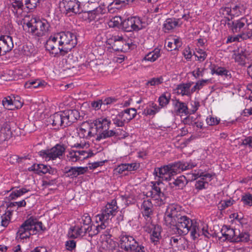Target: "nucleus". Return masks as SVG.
Instances as JSON below:
<instances>
[{
	"label": "nucleus",
	"mask_w": 252,
	"mask_h": 252,
	"mask_svg": "<svg viewBox=\"0 0 252 252\" xmlns=\"http://www.w3.org/2000/svg\"><path fill=\"white\" fill-rule=\"evenodd\" d=\"M164 219L165 224L175 227L176 233L180 235L187 234L193 221L188 217L182 215L179 207L174 204L167 207Z\"/></svg>",
	"instance_id": "obj_1"
},
{
	"label": "nucleus",
	"mask_w": 252,
	"mask_h": 252,
	"mask_svg": "<svg viewBox=\"0 0 252 252\" xmlns=\"http://www.w3.org/2000/svg\"><path fill=\"white\" fill-rule=\"evenodd\" d=\"M196 166V164L192 162L178 161L160 168H156L154 173L162 180L168 181L170 180L172 176Z\"/></svg>",
	"instance_id": "obj_2"
},
{
	"label": "nucleus",
	"mask_w": 252,
	"mask_h": 252,
	"mask_svg": "<svg viewBox=\"0 0 252 252\" xmlns=\"http://www.w3.org/2000/svg\"><path fill=\"white\" fill-rule=\"evenodd\" d=\"M79 116L76 110H66L54 113L49 118L55 129L65 127L74 123Z\"/></svg>",
	"instance_id": "obj_3"
},
{
	"label": "nucleus",
	"mask_w": 252,
	"mask_h": 252,
	"mask_svg": "<svg viewBox=\"0 0 252 252\" xmlns=\"http://www.w3.org/2000/svg\"><path fill=\"white\" fill-rule=\"evenodd\" d=\"M45 229V227H43L41 221H38L36 219L31 217L20 226L17 232L16 238L21 239H27L31 235L35 234L40 231H44Z\"/></svg>",
	"instance_id": "obj_4"
},
{
	"label": "nucleus",
	"mask_w": 252,
	"mask_h": 252,
	"mask_svg": "<svg viewBox=\"0 0 252 252\" xmlns=\"http://www.w3.org/2000/svg\"><path fill=\"white\" fill-rule=\"evenodd\" d=\"M80 224L77 225L85 234L88 233L92 237L97 235L101 230L104 229L105 226L103 223L98 224L97 225L92 224V220L88 214H84L80 220Z\"/></svg>",
	"instance_id": "obj_5"
},
{
	"label": "nucleus",
	"mask_w": 252,
	"mask_h": 252,
	"mask_svg": "<svg viewBox=\"0 0 252 252\" xmlns=\"http://www.w3.org/2000/svg\"><path fill=\"white\" fill-rule=\"evenodd\" d=\"M28 32L40 37L45 35L48 31L49 24L45 19L40 20L32 18L26 24Z\"/></svg>",
	"instance_id": "obj_6"
},
{
	"label": "nucleus",
	"mask_w": 252,
	"mask_h": 252,
	"mask_svg": "<svg viewBox=\"0 0 252 252\" xmlns=\"http://www.w3.org/2000/svg\"><path fill=\"white\" fill-rule=\"evenodd\" d=\"M58 39V43L62 45L64 52L63 55H65L70 51L77 44V37L76 35L69 31L63 32L56 34Z\"/></svg>",
	"instance_id": "obj_7"
},
{
	"label": "nucleus",
	"mask_w": 252,
	"mask_h": 252,
	"mask_svg": "<svg viewBox=\"0 0 252 252\" xmlns=\"http://www.w3.org/2000/svg\"><path fill=\"white\" fill-rule=\"evenodd\" d=\"M118 207L117 205L116 200H112L110 203H107L104 210H103L101 214H98L95 216V221L97 223L100 222L103 223L105 228L108 224V220L110 217H113L115 216L118 212Z\"/></svg>",
	"instance_id": "obj_8"
},
{
	"label": "nucleus",
	"mask_w": 252,
	"mask_h": 252,
	"mask_svg": "<svg viewBox=\"0 0 252 252\" xmlns=\"http://www.w3.org/2000/svg\"><path fill=\"white\" fill-rule=\"evenodd\" d=\"M66 147L63 145L57 144L50 150L39 152V155L46 160H54L60 158L65 152Z\"/></svg>",
	"instance_id": "obj_9"
},
{
	"label": "nucleus",
	"mask_w": 252,
	"mask_h": 252,
	"mask_svg": "<svg viewBox=\"0 0 252 252\" xmlns=\"http://www.w3.org/2000/svg\"><path fill=\"white\" fill-rule=\"evenodd\" d=\"M78 136L81 138L87 139L96 135L95 125L93 122H84L77 129Z\"/></svg>",
	"instance_id": "obj_10"
},
{
	"label": "nucleus",
	"mask_w": 252,
	"mask_h": 252,
	"mask_svg": "<svg viewBox=\"0 0 252 252\" xmlns=\"http://www.w3.org/2000/svg\"><path fill=\"white\" fill-rule=\"evenodd\" d=\"M122 29L126 32L138 31L143 28L142 22L139 17H131L121 22Z\"/></svg>",
	"instance_id": "obj_11"
},
{
	"label": "nucleus",
	"mask_w": 252,
	"mask_h": 252,
	"mask_svg": "<svg viewBox=\"0 0 252 252\" xmlns=\"http://www.w3.org/2000/svg\"><path fill=\"white\" fill-rule=\"evenodd\" d=\"M60 7L66 14H79L83 12L80 7V2L77 0H63L60 3Z\"/></svg>",
	"instance_id": "obj_12"
},
{
	"label": "nucleus",
	"mask_w": 252,
	"mask_h": 252,
	"mask_svg": "<svg viewBox=\"0 0 252 252\" xmlns=\"http://www.w3.org/2000/svg\"><path fill=\"white\" fill-rule=\"evenodd\" d=\"M84 17L89 22H93V25L98 27V25L104 22L102 14L101 13V8H96L95 10L85 12Z\"/></svg>",
	"instance_id": "obj_13"
},
{
	"label": "nucleus",
	"mask_w": 252,
	"mask_h": 252,
	"mask_svg": "<svg viewBox=\"0 0 252 252\" xmlns=\"http://www.w3.org/2000/svg\"><path fill=\"white\" fill-rule=\"evenodd\" d=\"M46 49L49 51L50 54L54 55L55 56L59 53L63 55V52H64L62 45H60L58 43V39L57 38V35H56L54 37L51 36L46 41L45 45Z\"/></svg>",
	"instance_id": "obj_14"
},
{
	"label": "nucleus",
	"mask_w": 252,
	"mask_h": 252,
	"mask_svg": "<svg viewBox=\"0 0 252 252\" xmlns=\"http://www.w3.org/2000/svg\"><path fill=\"white\" fill-rule=\"evenodd\" d=\"M246 9V6L244 4H238L230 7H225L222 10L223 15L230 16L231 19H232L235 17L245 15Z\"/></svg>",
	"instance_id": "obj_15"
},
{
	"label": "nucleus",
	"mask_w": 252,
	"mask_h": 252,
	"mask_svg": "<svg viewBox=\"0 0 252 252\" xmlns=\"http://www.w3.org/2000/svg\"><path fill=\"white\" fill-rule=\"evenodd\" d=\"M120 247L127 252H131L136 244V240L132 236L122 234L120 236Z\"/></svg>",
	"instance_id": "obj_16"
},
{
	"label": "nucleus",
	"mask_w": 252,
	"mask_h": 252,
	"mask_svg": "<svg viewBox=\"0 0 252 252\" xmlns=\"http://www.w3.org/2000/svg\"><path fill=\"white\" fill-rule=\"evenodd\" d=\"M13 48L12 38L8 35L0 36V56L5 55Z\"/></svg>",
	"instance_id": "obj_17"
},
{
	"label": "nucleus",
	"mask_w": 252,
	"mask_h": 252,
	"mask_svg": "<svg viewBox=\"0 0 252 252\" xmlns=\"http://www.w3.org/2000/svg\"><path fill=\"white\" fill-rule=\"evenodd\" d=\"M227 26L233 33L240 32L242 30L245 29L246 24L247 23V20L245 18H242L234 21H232L230 19L227 18Z\"/></svg>",
	"instance_id": "obj_18"
},
{
	"label": "nucleus",
	"mask_w": 252,
	"mask_h": 252,
	"mask_svg": "<svg viewBox=\"0 0 252 252\" xmlns=\"http://www.w3.org/2000/svg\"><path fill=\"white\" fill-rule=\"evenodd\" d=\"M153 184L152 189L151 190L148 191L146 192V195L148 197H151L155 198V200L160 199L163 201V198H164V193L161 191L160 188L159 187L162 184L161 182L157 181L155 182H152Z\"/></svg>",
	"instance_id": "obj_19"
},
{
	"label": "nucleus",
	"mask_w": 252,
	"mask_h": 252,
	"mask_svg": "<svg viewBox=\"0 0 252 252\" xmlns=\"http://www.w3.org/2000/svg\"><path fill=\"white\" fill-rule=\"evenodd\" d=\"M88 170V167H65L64 169V175L66 177L73 178L78 175L86 173Z\"/></svg>",
	"instance_id": "obj_20"
},
{
	"label": "nucleus",
	"mask_w": 252,
	"mask_h": 252,
	"mask_svg": "<svg viewBox=\"0 0 252 252\" xmlns=\"http://www.w3.org/2000/svg\"><path fill=\"white\" fill-rule=\"evenodd\" d=\"M119 135L125 137L127 136V133L125 131H120L119 129H118L116 131L113 130H108V129H105L101 132L98 133L96 138V140L100 141L102 139H105L112 136L116 137Z\"/></svg>",
	"instance_id": "obj_21"
},
{
	"label": "nucleus",
	"mask_w": 252,
	"mask_h": 252,
	"mask_svg": "<svg viewBox=\"0 0 252 252\" xmlns=\"http://www.w3.org/2000/svg\"><path fill=\"white\" fill-rule=\"evenodd\" d=\"M94 125H95V129L96 130V135L97 133H99L104 130L108 129L110 125L111 124L110 120L106 118H100L94 121Z\"/></svg>",
	"instance_id": "obj_22"
},
{
	"label": "nucleus",
	"mask_w": 252,
	"mask_h": 252,
	"mask_svg": "<svg viewBox=\"0 0 252 252\" xmlns=\"http://www.w3.org/2000/svg\"><path fill=\"white\" fill-rule=\"evenodd\" d=\"M12 135L11 126L8 123L0 124V142L8 140L12 137Z\"/></svg>",
	"instance_id": "obj_23"
},
{
	"label": "nucleus",
	"mask_w": 252,
	"mask_h": 252,
	"mask_svg": "<svg viewBox=\"0 0 252 252\" xmlns=\"http://www.w3.org/2000/svg\"><path fill=\"white\" fill-rule=\"evenodd\" d=\"M173 105L174 108V112L177 115L189 114V109L186 103L181 102L179 100H173Z\"/></svg>",
	"instance_id": "obj_24"
},
{
	"label": "nucleus",
	"mask_w": 252,
	"mask_h": 252,
	"mask_svg": "<svg viewBox=\"0 0 252 252\" xmlns=\"http://www.w3.org/2000/svg\"><path fill=\"white\" fill-rule=\"evenodd\" d=\"M114 41L112 45V48L115 51H123L124 45H127L129 47L130 44L126 43L122 36L116 35L114 36L111 39ZM132 43H131V45Z\"/></svg>",
	"instance_id": "obj_25"
},
{
	"label": "nucleus",
	"mask_w": 252,
	"mask_h": 252,
	"mask_svg": "<svg viewBox=\"0 0 252 252\" xmlns=\"http://www.w3.org/2000/svg\"><path fill=\"white\" fill-rule=\"evenodd\" d=\"M237 231V229L231 228L227 225H224L221 230V232L226 239L234 242V240L238 233Z\"/></svg>",
	"instance_id": "obj_26"
},
{
	"label": "nucleus",
	"mask_w": 252,
	"mask_h": 252,
	"mask_svg": "<svg viewBox=\"0 0 252 252\" xmlns=\"http://www.w3.org/2000/svg\"><path fill=\"white\" fill-rule=\"evenodd\" d=\"M153 204L150 199L144 200L141 205L142 213L148 218L152 214Z\"/></svg>",
	"instance_id": "obj_27"
},
{
	"label": "nucleus",
	"mask_w": 252,
	"mask_h": 252,
	"mask_svg": "<svg viewBox=\"0 0 252 252\" xmlns=\"http://www.w3.org/2000/svg\"><path fill=\"white\" fill-rule=\"evenodd\" d=\"M179 22V19L174 18L167 19L163 24V29L165 32H166V31H169L175 28L178 25Z\"/></svg>",
	"instance_id": "obj_28"
},
{
	"label": "nucleus",
	"mask_w": 252,
	"mask_h": 252,
	"mask_svg": "<svg viewBox=\"0 0 252 252\" xmlns=\"http://www.w3.org/2000/svg\"><path fill=\"white\" fill-rule=\"evenodd\" d=\"M160 110V107L158 106L154 102H150L149 106L146 107L143 111V113L147 115H155Z\"/></svg>",
	"instance_id": "obj_29"
},
{
	"label": "nucleus",
	"mask_w": 252,
	"mask_h": 252,
	"mask_svg": "<svg viewBox=\"0 0 252 252\" xmlns=\"http://www.w3.org/2000/svg\"><path fill=\"white\" fill-rule=\"evenodd\" d=\"M85 234L83 231L76 225L71 227L68 230L67 236L69 238H76L80 236Z\"/></svg>",
	"instance_id": "obj_30"
},
{
	"label": "nucleus",
	"mask_w": 252,
	"mask_h": 252,
	"mask_svg": "<svg viewBox=\"0 0 252 252\" xmlns=\"http://www.w3.org/2000/svg\"><path fill=\"white\" fill-rule=\"evenodd\" d=\"M31 168L32 170L35 171L37 174H46L49 171V169L51 167L43 164H34Z\"/></svg>",
	"instance_id": "obj_31"
},
{
	"label": "nucleus",
	"mask_w": 252,
	"mask_h": 252,
	"mask_svg": "<svg viewBox=\"0 0 252 252\" xmlns=\"http://www.w3.org/2000/svg\"><path fill=\"white\" fill-rule=\"evenodd\" d=\"M191 85L192 83H189L178 85L177 87L178 93L182 95H190L189 88H190Z\"/></svg>",
	"instance_id": "obj_32"
},
{
	"label": "nucleus",
	"mask_w": 252,
	"mask_h": 252,
	"mask_svg": "<svg viewBox=\"0 0 252 252\" xmlns=\"http://www.w3.org/2000/svg\"><path fill=\"white\" fill-rule=\"evenodd\" d=\"M121 113H124V118L126 123H128L135 117L136 110L135 108H128L121 112Z\"/></svg>",
	"instance_id": "obj_33"
},
{
	"label": "nucleus",
	"mask_w": 252,
	"mask_h": 252,
	"mask_svg": "<svg viewBox=\"0 0 252 252\" xmlns=\"http://www.w3.org/2000/svg\"><path fill=\"white\" fill-rule=\"evenodd\" d=\"M195 171V172L192 174V177L194 178H192V180H196L198 177H201V180H206L205 182L207 184L208 181L211 180L212 175L209 173H204L201 171H198L197 173Z\"/></svg>",
	"instance_id": "obj_34"
},
{
	"label": "nucleus",
	"mask_w": 252,
	"mask_h": 252,
	"mask_svg": "<svg viewBox=\"0 0 252 252\" xmlns=\"http://www.w3.org/2000/svg\"><path fill=\"white\" fill-rule=\"evenodd\" d=\"M153 226V227L152 228L153 230L151 236V239L153 242L157 243L161 238V227L159 225Z\"/></svg>",
	"instance_id": "obj_35"
},
{
	"label": "nucleus",
	"mask_w": 252,
	"mask_h": 252,
	"mask_svg": "<svg viewBox=\"0 0 252 252\" xmlns=\"http://www.w3.org/2000/svg\"><path fill=\"white\" fill-rule=\"evenodd\" d=\"M247 55V54H246L244 51L241 50L234 53L233 58L235 60L236 62L240 64L244 65L245 63V59Z\"/></svg>",
	"instance_id": "obj_36"
},
{
	"label": "nucleus",
	"mask_w": 252,
	"mask_h": 252,
	"mask_svg": "<svg viewBox=\"0 0 252 252\" xmlns=\"http://www.w3.org/2000/svg\"><path fill=\"white\" fill-rule=\"evenodd\" d=\"M113 124L118 127H123L126 122L124 118V113L120 112L116 117L112 119Z\"/></svg>",
	"instance_id": "obj_37"
},
{
	"label": "nucleus",
	"mask_w": 252,
	"mask_h": 252,
	"mask_svg": "<svg viewBox=\"0 0 252 252\" xmlns=\"http://www.w3.org/2000/svg\"><path fill=\"white\" fill-rule=\"evenodd\" d=\"M236 238L234 240V242H247L250 240V235L248 232H242L240 233V231L238 230Z\"/></svg>",
	"instance_id": "obj_38"
},
{
	"label": "nucleus",
	"mask_w": 252,
	"mask_h": 252,
	"mask_svg": "<svg viewBox=\"0 0 252 252\" xmlns=\"http://www.w3.org/2000/svg\"><path fill=\"white\" fill-rule=\"evenodd\" d=\"M171 184L178 189H182L187 184V181L186 177L184 176H182L178 177Z\"/></svg>",
	"instance_id": "obj_39"
},
{
	"label": "nucleus",
	"mask_w": 252,
	"mask_h": 252,
	"mask_svg": "<svg viewBox=\"0 0 252 252\" xmlns=\"http://www.w3.org/2000/svg\"><path fill=\"white\" fill-rule=\"evenodd\" d=\"M190 235L193 240L198 238L199 236V228L198 223L196 221L192 222L191 226L189 228Z\"/></svg>",
	"instance_id": "obj_40"
},
{
	"label": "nucleus",
	"mask_w": 252,
	"mask_h": 252,
	"mask_svg": "<svg viewBox=\"0 0 252 252\" xmlns=\"http://www.w3.org/2000/svg\"><path fill=\"white\" fill-rule=\"evenodd\" d=\"M170 94L167 93H164L160 95L158 99L159 106L161 107H165L170 101Z\"/></svg>",
	"instance_id": "obj_41"
},
{
	"label": "nucleus",
	"mask_w": 252,
	"mask_h": 252,
	"mask_svg": "<svg viewBox=\"0 0 252 252\" xmlns=\"http://www.w3.org/2000/svg\"><path fill=\"white\" fill-rule=\"evenodd\" d=\"M107 248L111 252H121L119 249L118 244L112 239H109L106 241Z\"/></svg>",
	"instance_id": "obj_42"
},
{
	"label": "nucleus",
	"mask_w": 252,
	"mask_h": 252,
	"mask_svg": "<svg viewBox=\"0 0 252 252\" xmlns=\"http://www.w3.org/2000/svg\"><path fill=\"white\" fill-rule=\"evenodd\" d=\"M44 85V82H42L40 80L29 81L25 83V87L26 88H37L42 87Z\"/></svg>",
	"instance_id": "obj_43"
},
{
	"label": "nucleus",
	"mask_w": 252,
	"mask_h": 252,
	"mask_svg": "<svg viewBox=\"0 0 252 252\" xmlns=\"http://www.w3.org/2000/svg\"><path fill=\"white\" fill-rule=\"evenodd\" d=\"M160 56V52L158 49H155L154 51L149 53L145 57V60L154 62Z\"/></svg>",
	"instance_id": "obj_44"
},
{
	"label": "nucleus",
	"mask_w": 252,
	"mask_h": 252,
	"mask_svg": "<svg viewBox=\"0 0 252 252\" xmlns=\"http://www.w3.org/2000/svg\"><path fill=\"white\" fill-rule=\"evenodd\" d=\"M29 191V190L26 189V188H22L19 189L15 190L10 194L9 197L11 199H15L16 198L21 196Z\"/></svg>",
	"instance_id": "obj_45"
},
{
	"label": "nucleus",
	"mask_w": 252,
	"mask_h": 252,
	"mask_svg": "<svg viewBox=\"0 0 252 252\" xmlns=\"http://www.w3.org/2000/svg\"><path fill=\"white\" fill-rule=\"evenodd\" d=\"M212 74H217L219 75L228 76L229 71L223 67H215L211 69Z\"/></svg>",
	"instance_id": "obj_46"
},
{
	"label": "nucleus",
	"mask_w": 252,
	"mask_h": 252,
	"mask_svg": "<svg viewBox=\"0 0 252 252\" xmlns=\"http://www.w3.org/2000/svg\"><path fill=\"white\" fill-rule=\"evenodd\" d=\"M13 98L11 96H8L3 98L2 101V105L4 107L8 109H13Z\"/></svg>",
	"instance_id": "obj_47"
},
{
	"label": "nucleus",
	"mask_w": 252,
	"mask_h": 252,
	"mask_svg": "<svg viewBox=\"0 0 252 252\" xmlns=\"http://www.w3.org/2000/svg\"><path fill=\"white\" fill-rule=\"evenodd\" d=\"M78 151L71 150L69 152L68 155L69 160L72 162H76L77 160H80L81 157H79Z\"/></svg>",
	"instance_id": "obj_48"
},
{
	"label": "nucleus",
	"mask_w": 252,
	"mask_h": 252,
	"mask_svg": "<svg viewBox=\"0 0 252 252\" xmlns=\"http://www.w3.org/2000/svg\"><path fill=\"white\" fill-rule=\"evenodd\" d=\"M193 55L197 58L198 60L203 61L206 58L207 55L203 50L200 49H196V51L194 52Z\"/></svg>",
	"instance_id": "obj_49"
},
{
	"label": "nucleus",
	"mask_w": 252,
	"mask_h": 252,
	"mask_svg": "<svg viewBox=\"0 0 252 252\" xmlns=\"http://www.w3.org/2000/svg\"><path fill=\"white\" fill-rule=\"evenodd\" d=\"M11 216V213L10 211H8L3 214L1 217V225L6 227L9 224L10 216Z\"/></svg>",
	"instance_id": "obj_50"
},
{
	"label": "nucleus",
	"mask_w": 252,
	"mask_h": 252,
	"mask_svg": "<svg viewBox=\"0 0 252 252\" xmlns=\"http://www.w3.org/2000/svg\"><path fill=\"white\" fill-rule=\"evenodd\" d=\"M163 78L160 76L157 78H153L149 80L146 84V86L150 85L151 86H154L158 85L163 82Z\"/></svg>",
	"instance_id": "obj_51"
},
{
	"label": "nucleus",
	"mask_w": 252,
	"mask_h": 252,
	"mask_svg": "<svg viewBox=\"0 0 252 252\" xmlns=\"http://www.w3.org/2000/svg\"><path fill=\"white\" fill-rule=\"evenodd\" d=\"M241 201L245 205L252 206V194L249 193L245 194L242 196Z\"/></svg>",
	"instance_id": "obj_52"
},
{
	"label": "nucleus",
	"mask_w": 252,
	"mask_h": 252,
	"mask_svg": "<svg viewBox=\"0 0 252 252\" xmlns=\"http://www.w3.org/2000/svg\"><path fill=\"white\" fill-rule=\"evenodd\" d=\"M29 9L34 7L40 0H21Z\"/></svg>",
	"instance_id": "obj_53"
},
{
	"label": "nucleus",
	"mask_w": 252,
	"mask_h": 252,
	"mask_svg": "<svg viewBox=\"0 0 252 252\" xmlns=\"http://www.w3.org/2000/svg\"><path fill=\"white\" fill-rule=\"evenodd\" d=\"M11 2V5L15 10L19 9H22L23 7V1L21 0H10Z\"/></svg>",
	"instance_id": "obj_54"
},
{
	"label": "nucleus",
	"mask_w": 252,
	"mask_h": 252,
	"mask_svg": "<svg viewBox=\"0 0 252 252\" xmlns=\"http://www.w3.org/2000/svg\"><path fill=\"white\" fill-rule=\"evenodd\" d=\"M238 37L242 38L243 40H246L247 39H252V31L243 32L238 35Z\"/></svg>",
	"instance_id": "obj_55"
},
{
	"label": "nucleus",
	"mask_w": 252,
	"mask_h": 252,
	"mask_svg": "<svg viewBox=\"0 0 252 252\" xmlns=\"http://www.w3.org/2000/svg\"><path fill=\"white\" fill-rule=\"evenodd\" d=\"M12 98H13L12 102L13 108H15L17 109L21 108L23 106V103L21 102L20 99H19L18 97H16L15 96H13Z\"/></svg>",
	"instance_id": "obj_56"
},
{
	"label": "nucleus",
	"mask_w": 252,
	"mask_h": 252,
	"mask_svg": "<svg viewBox=\"0 0 252 252\" xmlns=\"http://www.w3.org/2000/svg\"><path fill=\"white\" fill-rule=\"evenodd\" d=\"M132 0H114L113 3L117 6V8H118L123 5L128 4L129 1H131Z\"/></svg>",
	"instance_id": "obj_57"
},
{
	"label": "nucleus",
	"mask_w": 252,
	"mask_h": 252,
	"mask_svg": "<svg viewBox=\"0 0 252 252\" xmlns=\"http://www.w3.org/2000/svg\"><path fill=\"white\" fill-rule=\"evenodd\" d=\"M65 247L67 250L71 251L76 247V242L73 240L67 241Z\"/></svg>",
	"instance_id": "obj_58"
},
{
	"label": "nucleus",
	"mask_w": 252,
	"mask_h": 252,
	"mask_svg": "<svg viewBox=\"0 0 252 252\" xmlns=\"http://www.w3.org/2000/svg\"><path fill=\"white\" fill-rule=\"evenodd\" d=\"M134 247L132 249V252H145V247L140 245L138 242L136 241V244H134Z\"/></svg>",
	"instance_id": "obj_59"
},
{
	"label": "nucleus",
	"mask_w": 252,
	"mask_h": 252,
	"mask_svg": "<svg viewBox=\"0 0 252 252\" xmlns=\"http://www.w3.org/2000/svg\"><path fill=\"white\" fill-rule=\"evenodd\" d=\"M220 120H218L216 118L210 116L206 119V122L209 126H214L219 124Z\"/></svg>",
	"instance_id": "obj_60"
},
{
	"label": "nucleus",
	"mask_w": 252,
	"mask_h": 252,
	"mask_svg": "<svg viewBox=\"0 0 252 252\" xmlns=\"http://www.w3.org/2000/svg\"><path fill=\"white\" fill-rule=\"evenodd\" d=\"M116 101L117 99L115 97H107L102 100V104L103 105H109L116 102Z\"/></svg>",
	"instance_id": "obj_61"
},
{
	"label": "nucleus",
	"mask_w": 252,
	"mask_h": 252,
	"mask_svg": "<svg viewBox=\"0 0 252 252\" xmlns=\"http://www.w3.org/2000/svg\"><path fill=\"white\" fill-rule=\"evenodd\" d=\"M91 106L95 110L99 109L101 108V107L103 106L102 100H98L97 101H93L91 103Z\"/></svg>",
	"instance_id": "obj_62"
},
{
	"label": "nucleus",
	"mask_w": 252,
	"mask_h": 252,
	"mask_svg": "<svg viewBox=\"0 0 252 252\" xmlns=\"http://www.w3.org/2000/svg\"><path fill=\"white\" fill-rule=\"evenodd\" d=\"M232 204V203L230 200L222 201L220 203V206H219V208H220L221 210H223L225 209L226 208L231 206Z\"/></svg>",
	"instance_id": "obj_63"
},
{
	"label": "nucleus",
	"mask_w": 252,
	"mask_h": 252,
	"mask_svg": "<svg viewBox=\"0 0 252 252\" xmlns=\"http://www.w3.org/2000/svg\"><path fill=\"white\" fill-rule=\"evenodd\" d=\"M79 157H81V158L80 160H83L87 158H89L91 157V155H90V154H88V153L84 150H79L78 151Z\"/></svg>",
	"instance_id": "obj_64"
}]
</instances>
